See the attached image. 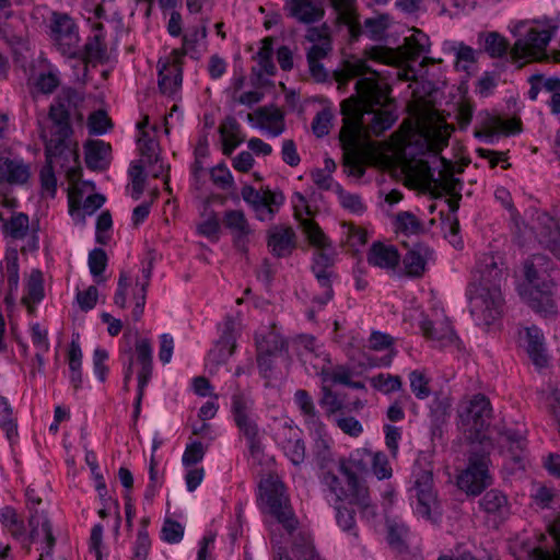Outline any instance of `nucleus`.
I'll return each instance as SVG.
<instances>
[{
    "label": "nucleus",
    "mask_w": 560,
    "mask_h": 560,
    "mask_svg": "<svg viewBox=\"0 0 560 560\" xmlns=\"http://www.w3.org/2000/svg\"><path fill=\"white\" fill-rule=\"evenodd\" d=\"M342 74L346 79L363 77L355 83L357 95L341 102L343 126L339 140L345 150H354L362 138L380 136L392 128L397 119L389 85L359 58L346 60Z\"/></svg>",
    "instance_id": "obj_1"
},
{
    "label": "nucleus",
    "mask_w": 560,
    "mask_h": 560,
    "mask_svg": "<svg viewBox=\"0 0 560 560\" xmlns=\"http://www.w3.org/2000/svg\"><path fill=\"white\" fill-rule=\"evenodd\" d=\"M503 265V259L492 254H483L477 260L469 287V308L478 325L489 326L502 313Z\"/></svg>",
    "instance_id": "obj_2"
},
{
    "label": "nucleus",
    "mask_w": 560,
    "mask_h": 560,
    "mask_svg": "<svg viewBox=\"0 0 560 560\" xmlns=\"http://www.w3.org/2000/svg\"><path fill=\"white\" fill-rule=\"evenodd\" d=\"M84 103L83 93L77 89L62 88L54 97L48 108V119L51 121L50 136L42 135L44 141H47V153L60 154L69 152L70 147L78 149L73 141V122H83L82 106Z\"/></svg>",
    "instance_id": "obj_3"
},
{
    "label": "nucleus",
    "mask_w": 560,
    "mask_h": 560,
    "mask_svg": "<svg viewBox=\"0 0 560 560\" xmlns=\"http://www.w3.org/2000/svg\"><path fill=\"white\" fill-rule=\"evenodd\" d=\"M552 262L541 254L533 255L524 264L527 283L520 289L522 299L537 313L545 317L557 314V305L552 300L553 282L548 271Z\"/></svg>",
    "instance_id": "obj_4"
},
{
    "label": "nucleus",
    "mask_w": 560,
    "mask_h": 560,
    "mask_svg": "<svg viewBox=\"0 0 560 560\" xmlns=\"http://www.w3.org/2000/svg\"><path fill=\"white\" fill-rule=\"evenodd\" d=\"M279 340L280 335L277 331L276 324L269 327L261 328L256 334L257 347V363L260 375L266 380L265 382V398L267 407L270 409V417L277 420V402L279 396V388L277 384L272 383L276 380L273 363L279 354Z\"/></svg>",
    "instance_id": "obj_5"
},
{
    "label": "nucleus",
    "mask_w": 560,
    "mask_h": 560,
    "mask_svg": "<svg viewBox=\"0 0 560 560\" xmlns=\"http://www.w3.org/2000/svg\"><path fill=\"white\" fill-rule=\"evenodd\" d=\"M459 424L474 443L480 445H491L486 435L492 418V407L488 397L483 394H476L469 398L463 399L458 406Z\"/></svg>",
    "instance_id": "obj_6"
},
{
    "label": "nucleus",
    "mask_w": 560,
    "mask_h": 560,
    "mask_svg": "<svg viewBox=\"0 0 560 560\" xmlns=\"http://www.w3.org/2000/svg\"><path fill=\"white\" fill-rule=\"evenodd\" d=\"M282 529L289 535L290 545L287 547V557L300 560H320L315 550L313 538L308 527L302 524L295 516L289 500L282 493Z\"/></svg>",
    "instance_id": "obj_7"
},
{
    "label": "nucleus",
    "mask_w": 560,
    "mask_h": 560,
    "mask_svg": "<svg viewBox=\"0 0 560 560\" xmlns=\"http://www.w3.org/2000/svg\"><path fill=\"white\" fill-rule=\"evenodd\" d=\"M490 447L481 445V450L472 448L466 468L457 476V487L467 495L477 497L492 485Z\"/></svg>",
    "instance_id": "obj_8"
},
{
    "label": "nucleus",
    "mask_w": 560,
    "mask_h": 560,
    "mask_svg": "<svg viewBox=\"0 0 560 560\" xmlns=\"http://www.w3.org/2000/svg\"><path fill=\"white\" fill-rule=\"evenodd\" d=\"M413 476L415 482L409 492L415 513L427 521L438 522L441 508L433 487L432 471L419 469Z\"/></svg>",
    "instance_id": "obj_9"
},
{
    "label": "nucleus",
    "mask_w": 560,
    "mask_h": 560,
    "mask_svg": "<svg viewBox=\"0 0 560 560\" xmlns=\"http://www.w3.org/2000/svg\"><path fill=\"white\" fill-rule=\"evenodd\" d=\"M257 505L269 526L273 542L280 525V478L277 474L271 472L259 481Z\"/></svg>",
    "instance_id": "obj_10"
},
{
    "label": "nucleus",
    "mask_w": 560,
    "mask_h": 560,
    "mask_svg": "<svg viewBox=\"0 0 560 560\" xmlns=\"http://www.w3.org/2000/svg\"><path fill=\"white\" fill-rule=\"evenodd\" d=\"M454 128L440 117L428 118L418 132L408 140L420 145L419 153L431 152L438 154L448 144V139Z\"/></svg>",
    "instance_id": "obj_11"
},
{
    "label": "nucleus",
    "mask_w": 560,
    "mask_h": 560,
    "mask_svg": "<svg viewBox=\"0 0 560 560\" xmlns=\"http://www.w3.org/2000/svg\"><path fill=\"white\" fill-rule=\"evenodd\" d=\"M556 28V26L541 31L529 28L526 35L518 38L512 47L511 55L513 59L548 60L546 49Z\"/></svg>",
    "instance_id": "obj_12"
},
{
    "label": "nucleus",
    "mask_w": 560,
    "mask_h": 560,
    "mask_svg": "<svg viewBox=\"0 0 560 560\" xmlns=\"http://www.w3.org/2000/svg\"><path fill=\"white\" fill-rule=\"evenodd\" d=\"M238 326L240 323L230 315L225 316L224 322L218 325L220 336L208 353L207 360L209 363L215 364V366L226 363L236 348L240 334Z\"/></svg>",
    "instance_id": "obj_13"
},
{
    "label": "nucleus",
    "mask_w": 560,
    "mask_h": 560,
    "mask_svg": "<svg viewBox=\"0 0 560 560\" xmlns=\"http://www.w3.org/2000/svg\"><path fill=\"white\" fill-rule=\"evenodd\" d=\"M372 453L368 450H357L352 452L349 458L339 460V471L348 480V483L355 489V494L361 500L369 495L368 488L357 472H363L368 469Z\"/></svg>",
    "instance_id": "obj_14"
},
{
    "label": "nucleus",
    "mask_w": 560,
    "mask_h": 560,
    "mask_svg": "<svg viewBox=\"0 0 560 560\" xmlns=\"http://www.w3.org/2000/svg\"><path fill=\"white\" fill-rule=\"evenodd\" d=\"M322 483L335 503L348 501L360 506L364 512L375 515L374 508L370 504V497L366 495L363 500L357 497L355 489H352L347 479L345 483L336 474L326 471L322 477Z\"/></svg>",
    "instance_id": "obj_15"
},
{
    "label": "nucleus",
    "mask_w": 560,
    "mask_h": 560,
    "mask_svg": "<svg viewBox=\"0 0 560 560\" xmlns=\"http://www.w3.org/2000/svg\"><path fill=\"white\" fill-rule=\"evenodd\" d=\"M273 37H265L259 42L258 50L253 55V60L256 62L252 67V75L256 78L257 83L261 86L269 84L268 79L264 75H275L277 68L273 63V55H277V60L280 62V48L275 51Z\"/></svg>",
    "instance_id": "obj_16"
},
{
    "label": "nucleus",
    "mask_w": 560,
    "mask_h": 560,
    "mask_svg": "<svg viewBox=\"0 0 560 560\" xmlns=\"http://www.w3.org/2000/svg\"><path fill=\"white\" fill-rule=\"evenodd\" d=\"M534 230L539 244L560 259V221L547 212H537Z\"/></svg>",
    "instance_id": "obj_17"
},
{
    "label": "nucleus",
    "mask_w": 560,
    "mask_h": 560,
    "mask_svg": "<svg viewBox=\"0 0 560 560\" xmlns=\"http://www.w3.org/2000/svg\"><path fill=\"white\" fill-rule=\"evenodd\" d=\"M51 31L59 51L63 56L75 57L79 35L73 21L67 14L55 15Z\"/></svg>",
    "instance_id": "obj_18"
},
{
    "label": "nucleus",
    "mask_w": 560,
    "mask_h": 560,
    "mask_svg": "<svg viewBox=\"0 0 560 560\" xmlns=\"http://www.w3.org/2000/svg\"><path fill=\"white\" fill-rule=\"evenodd\" d=\"M28 526L30 534L27 535V539L24 541V544L27 546V550H30L32 542L36 541L40 536H43L46 541V549L42 551L39 560H43L44 558H50L52 556V549L56 539L52 535L51 524L44 511H31L28 517Z\"/></svg>",
    "instance_id": "obj_19"
},
{
    "label": "nucleus",
    "mask_w": 560,
    "mask_h": 560,
    "mask_svg": "<svg viewBox=\"0 0 560 560\" xmlns=\"http://www.w3.org/2000/svg\"><path fill=\"white\" fill-rule=\"evenodd\" d=\"M499 444L502 453L511 458L517 468H525L527 463V441L523 430L505 429L500 433Z\"/></svg>",
    "instance_id": "obj_20"
},
{
    "label": "nucleus",
    "mask_w": 560,
    "mask_h": 560,
    "mask_svg": "<svg viewBox=\"0 0 560 560\" xmlns=\"http://www.w3.org/2000/svg\"><path fill=\"white\" fill-rule=\"evenodd\" d=\"M423 336L439 347L452 345L456 335L447 317L436 315L434 319L423 318L420 323Z\"/></svg>",
    "instance_id": "obj_21"
},
{
    "label": "nucleus",
    "mask_w": 560,
    "mask_h": 560,
    "mask_svg": "<svg viewBox=\"0 0 560 560\" xmlns=\"http://www.w3.org/2000/svg\"><path fill=\"white\" fill-rule=\"evenodd\" d=\"M520 341L536 366L542 368L547 364L545 338L538 327L530 326L520 331Z\"/></svg>",
    "instance_id": "obj_22"
},
{
    "label": "nucleus",
    "mask_w": 560,
    "mask_h": 560,
    "mask_svg": "<svg viewBox=\"0 0 560 560\" xmlns=\"http://www.w3.org/2000/svg\"><path fill=\"white\" fill-rule=\"evenodd\" d=\"M45 144V158L46 164L40 171V184L42 188L50 194L51 197L55 196L57 189V180L54 173V163L56 161H61L62 164H68L71 161L78 160V149L74 147L69 148V152H61L60 154H49L47 153V141H44Z\"/></svg>",
    "instance_id": "obj_23"
},
{
    "label": "nucleus",
    "mask_w": 560,
    "mask_h": 560,
    "mask_svg": "<svg viewBox=\"0 0 560 560\" xmlns=\"http://www.w3.org/2000/svg\"><path fill=\"white\" fill-rule=\"evenodd\" d=\"M285 9L290 16L304 24L319 22L325 15L320 0H285Z\"/></svg>",
    "instance_id": "obj_24"
},
{
    "label": "nucleus",
    "mask_w": 560,
    "mask_h": 560,
    "mask_svg": "<svg viewBox=\"0 0 560 560\" xmlns=\"http://www.w3.org/2000/svg\"><path fill=\"white\" fill-rule=\"evenodd\" d=\"M479 506L495 522H502L511 514V504L508 497L498 489L487 491L480 499Z\"/></svg>",
    "instance_id": "obj_25"
},
{
    "label": "nucleus",
    "mask_w": 560,
    "mask_h": 560,
    "mask_svg": "<svg viewBox=\"0 0 560 560\" xmlns=\"http://www.w3.org/2000/svg\"><path fill=\"white\" fill-rule=\"evenodd\" d=\"M31 176L30 165L22 159L0 156V183L24 185Z\"/></svg>",
    "instance_id": "obj_26"
},
{
    "label": "nucleus",
    "mask_w": 560,
    "mask_h": 560,
    "mask_svg": "<svg viewBox=\"0 0 560 560\" xmlns=\"http://www.w3.org/2000/svg\"><path fill=\"white\" fill-rule=\"evenodd\" d=\"M284 429L282 435L285 436V443L282 445V450L289 460L294 466H299L304 462L306 454L303 431L288 423L284 424Z\"/></svg>",
    "instance_id": "obj_27"
},
{
    "label": "nucleus",
    "mask_w": 560,
    "mask_h": 560,
    "mask_svg": "<svg viewBox=\"0 0 560 560\" xmlns=\"http://www.w3.org/2000/svg\"><path fill=\"white\" fill-rule=\"evenodd\" d=\"M366 260L373 267L393 270L398 266L400 255L395 246L376 242L370 247Z\"/></svg>",
    "instance_id": "obj_28"
},
{
    "label": "nucleus",
    "mask_w": 560,
    "mask_h": 560,
    "mask_svg": "<svg viewBox=\"0 0 560 560\" xmlns=\"http://www.w3.org/2000/svg\"><path fill=\"white\" fill-rule=\"evenodd\" d=\"M442 49L444 52L455 55V68L457 71L469 73L477 62V51L463 42L444 40Z\"/></svg>",
    "instance_id": "obj_29"
},
{
    "label": "nucleus",
    "mask_w": 560,
    "mask_h": 560,
    "mask_svg": "<svg viewBox=\"0 0 560 560\" xmlns=\"http://www.w3.org/2000/svg\"><path fill=\"white\" fill-rule=\"evenodd\" d=\"M45 68L33 77V86L37 93L44 95L52 94L61 84V73L59 69L45 60Z\"/></svg>",
    "instance_id": "obj_30"
},
{
    "label": "nucleus",
    "mask_w": 560,
    "mask_h": 560,
    "mask_svg": "<svg viewBox=\"0 0 560 560\" xmlns=\"http://www.w3.org/2000/svg\"><path fill=\"white\" fill-rule=\"evenodd\" d=\"M431 255L432 250L429 246L416 244L402 259L407 275L411 277L422 276Z\"/></svg>",
    "instance_id": "obj_31"
},
{
    "label": "nucleus",
    "mask_w": 560,
    "mask_h": 560,
    "mask_svg": "<svg viewBox=\"0 0 560 560\" xmlns=\"http://www.w3.org/2000/svg\"><path fill=\"white\" fill-rule=\"evenodd\" d=\"M219 132L222 139V151L224 155H231L233 151L244 141L241 132V125L233 116H228L220 125Z\"/></svg>",
    "instance_id": "obj_32"
},
{
    "label": "nucleus",
    "mask_w": 560,
    "mask_h": 560,
    "mask_svg": "<svg viewBox=\"0 0 560 560\" xmlns=\"http://www.w3.org/2000/svg\"><path fill=\"white\" fill-rule=\"evenodd\" d=\"M223 224L234 235V243L241 247L245 243L246 236L250 233L249 224L243 211L229 210L224 213Z\"/></svg>",
    "instance_id": "obj_33"
},
{
    "label": "nucleus",
    "mask_w": 560,
    "mask_h": 560,
    "mask_svg": "<svg viewBox=\"0 0 560 560\" xmlns=\"http://www.w3.org/2000/svg\"><path fill=\"white\" fill-rule=\"evenodd\" d=\"M430 39L427 34L420 30H412L410 36L405 38L404 45L400 47L406 60L415 61L422 54L429 50Z\"/></svg>",
    "instance_id": "obj_34"
},
{
    "label": "nucleus",
    "mask_w": 560,
    "mask_h": 560,
    "mask_svg": "<svg viewBox=\"0 0 560 560\" xmlns=\"http://www.w3.org/2000/svg\"><path fill=\"white\" fill-rule=\"evenodd\" d=\"M110 145L103 140H90L85 144V163L90 170H103Z\"/></svg>",
    "instance_id": "obj_35"
},
{
    "label": "nucleus",
    "mask_w": 560,
    "mask_h": 560,
    "mask_svg": "<svg viewBox=\"0 0 560 560\" xmlns=\"http://www.w3.org/2000/svg\"><path fill=\"white\" fill-rule=\"evenodd\" d=\"M0 523L11 534V536L23 542L27 539L24 522L21 520L12 506L0 509Z\"/></svg>",
    "instance_id": "obj_36"
},
{
    "label": "nucleus",
    "mask_w": 560,
    "mask_h": 560,
    "mask_svg": "<svg viewBox=\"0 0 560 560\" xmlns=\"http://www.w3.org/2000/svg\"><path fill=\"white\" fill-rule=\"evenodd\" d=\"M319 406L324 409L327 418L332 420L346 412V401L338 396L328 385H322Z\"/></svg>",
    "instance_id": "obj_37"
},
{
    "label": "nucleus",
    "mask_w": 560,
    "mask_h": 560,
    "mask_svg": "<svg viewBox=\"0 0 560 560\" xmlns=\"http://www.w3.org/2000/svg\"><path fill=\"white\" fill-rule=\"evenodd\" d=\"M44 299V287L42 273L39 270H33L26 285V294L22 299V303L27 307L30 314H34L35 304Z\"/></svg>",
    "instance_id": "obj_38"
},
{
    "label": "nucleus",
    "mask_w": 560,
    "mask_h": 560,
    "mask_svg": "<svg viewBox=\"0 0 560 560\" xmlns=\"http://www.w3.org/2000/svg\"><path fill=\"white\" fill-rule=\"evenodd\" d=\"M300 358L302 362L306 365V370L311 373V369L313 373L322 378L328 375V370L330 369L331 361L329 354L324 351H315L313 352H301Z\"/></svg>",
    "instance_id": "obj_39"
},
{
    "label": "nucleus",
    "mask_w": 560,
    "mask_h": 560,
    "mask_svg": "<svg viewBox=\"0 0 560 560\" xmlns=\"http://www.w3.org/2000/svg\"><path fill=\"white\" fill-rule=\"evenodd\" d=\"M74 58H81L85 63L103 62L106 59V47L102 44L101 37L94 35L88 39L82 50L77 48Z\"/></svg>",
    "instance_id": "obj_40"
},
{
    "label": "nucleus",
    "mask_w": 560,
    "mask_h": 560,
    "mask_svg": "<svg viewBox=\"0 0 560 560\" xmlns=\"http://www.w3.org/2000/svg\"><path fill=\"white\" fill-rule=\"evenodd\" d=\"M294 402L304 416L307 427L319 425V421L322 420L315 408L313 398L306 390L298 389L294 394Z\"/></svg>",
    "instance_id": "obj_41"
},
{
    "label": "nucleus",
    "mask_w": 560,
    "mask_h": 560,
    "mask_svg": "<svg viewBox=\"0 0 560 560\" xmlns=\"http://www.w3.org/2000/svg\"><path fill=\"white\" fill-rule=\"evenodd\" d=\"M337 250L334 245L323 249H316L312 258V272H335L334 266L337 259Z\"/></svg>",
    "instance_id": "obj_42"
},
{
    "label": "nucleus",
    "mask_w": 560,
    "mask_h": 560,
    "mask_svg": "<svg viewBox=\"0 0 560 560\" xmlns=\"http://www.w3.org/2000/svg\"><path fill=\"white\" fill-rule=\"evenodd\" d=\"M314 435V452L322 460L330 458L332 440L327 433L326 425L319 421V425L307 427Z\"/></svg>",
    "instance_id": "obj_43"
},
{
    "label": "nucleus",
    "mask_w": 560,
    "mask_h": 560,
    "mask_svg": "<svg viewBox=\"0 0 560 560\" xmlns=\"http://www.w3.org/2000/svg\"><path fill=\"white\" fill-rule=\"evenodd\" d=\"M0 428L10 442L18 438V423L13 417V408L4 396H0Z\"/></svg>",
    "instance_id": "obj_44"
},
{
    "label": "nucleus",
    "mask_w": 560,
    "mask_h": 560,
    "mask_svg": "<svg viewBox=\"0 0 560 560\" xmlns=\"http://www.w3.org/2000/svg\"><path fill=\"white\" fill-rule=\"evenodd\" d=\"M302 230L308 243L316 249H323L332 245V242L313 220L302 221Z\"/></svg>",
    "instance_id": "obj_45"
},
{
    "label": "nucleus",
    "mask_w": 560,
    "mask_h": 560,
    "mask_svg": "<svg viewBox=\"0 0 560 560\" xmlns=\"http://www.w3.org/2000/svg\"><path fill=\"white\" fill-rule=\"evenodd\" d=\"M395 230L405 235L418 234L422 230V222L409 211L398 212L395 217Z\"/></svg>",
    "instance_id": "obj_46"
},
{
    "label": "nucleus",
    "mask_w": 560,
    "mask_h": 560,
    "mask_svg": "<svg viewBox=\"0 0 560 560\" xmlns=\"http://www.w3.org/2000/svg\"><path fill=\"white\" fill-rule=\"evenodd\" d=\"M335 194L338 197L340 206L345 210L355 215H361L365 212L366 206L360 195L346 191L341 186L337 187V191Z\"/></svg>",
    "instance_id": "obj_47"
},
{
    "label": "nucleus",
    "mask_w": 560,
    "mask_h": 560,
    "mask_svg": "<svg viewBox=\"0 0 560 560\" xmlns=\"http://www.w3.org/2000/svg\"><path fill=\"white\" fill-rule=\"evenodd\" d=\"M30 229L28 215L23 212L14 213L9 221L4 223V232L14 240H22L26 236Z\"/></svg>",
    "instance_id": "obj_48"
},
{
    "label": "nucleus",
    "mask_w": 560,
    "mask_h": 560,
    "mask_svg": "<svg viewBox=\"0 0 560 560\" xmlns=\"http://www.w3.org/2000/svg\"><path fill=\"white\" fill-rule=\"evenodd\" d=\"M5 277L8 280V292L16 293L19 289V257L16 250L8 252L4 257Z\"/></svg>",
    "instance_id": "obj_49"
},
{
    "label": "nucleus",
    "mask_w": 560,
    "mask_h": 560,
    "mask_svg": "<svg viewBox=\"0 0 560 560\" xmlns=\"http://www.w3.org/2000/svg\"><path fill=\"white\" fill-rule=\"evenodd\" d=\"M334 110L330 106L322 108L313 118L312 131L317 138L327 136L332 127Z\"/></svg>",
    "instance_id": "obj_50"
},
{
    "label": "nucleus",
    "mask_w": 560,
    "mask_h": 560,
    "mask_svg": "<svg viewBox=\"0 0 560 560\" xmlns=\"http://www.w3.org/2000/svg\"><path fill=\"white\" fill-rule=\"evenodd\" d=\"M323 293L314 296V301L320 305H326L334 298L332 281L337 277L336 272H313Z\"/></svg>",
    "instance_id": "obj_51"
},
{
    "label": "nucleus",
    "mask_w": 560,
    "mask_h": 560,
    "mask_svg": "<svg viewBox=\"0 0 560 560\" xmlns=\"http://www.w3.org/2000/svg\"><path fill=\"white\" fill-rule=\"evenodd\" d=\"M165 70L166 66L159 71V89L165 95H173L182 84V72L177 69L174 73H165Z\"/></svg>",
    "instance_id": "obj_52"
},
{
    "label": "nucleus",
    "mask_w": 560,
    "mask_h": 560,
    "mask_svg": "<svg viewBox=\"0 0 560 560\" xmlns=\"http://www.w3.org/2000/svg\"><path fill=\"white\" fill-rule=\"evenodd\" d=\"M147 524L148 520L143 518L133 546L132 560H147L149 555L151 540L147 530Z\"/></svg>",
    "instance_id": "obj_53"
},
{
    "label": "nucleus",
    "mask_w": 560,
    "mask_h": 560,
    "mask_svg": "<svg viewBox=\"0 0 560 560\" xmlns=\"http://www.w3.org/2000/svg\"><path fill=\"white\" fill-rule=\"evenodd\" d=\"M508 40L497 32H491L486 35L485 50L492 57L498 58L504 56L509 50Z\"/></svg>",
    "instance_id": "obj_54"
},
{
    "label": "nucleus",
    "mask_w": 560,
    "mask_h": 560,
    "mask_svg": "<svg viewBox=\"0 0 560 560\" xmlns=\"http://www.w3.org/2000/svg\"><path fill=\"white\" fill-rule=\"evenodd\" d=\"M331 50V40L323 43L312 44L307 51V60L310 63L311 71L316 74L317 71L322 70V66L318 63L319 60L324 59Z\"/></svg>",
    "instance_id": "obj_55"
},
{
    "label": "nucleus",
    "mask_w": 560,
    "mask_h": 560,
    "mask_svg": "<svg viewBox=\"0 0 560 560\" xmlns=\"http://www.w3.org/2000/svg\"><path fill=\"white\" fill-rule=\"evenodd\" d=\"M410 389L420 399H427L431 395L429 380L423 372L413 370L409 373Z\"/></svg>",
    "instance_id": "obj_56"
},
{
    "label": "nucleus",
    "mask_w": 560,
    "mask_h": 560,
    "mask_svg": "<svg viewBox=\"0 0 560 560\" xmlns=\"http://www.w3.org/2000/svg\"><path fill=\"white\" fill-rule=\"evenodd\" d=\"M387 539L390 546L400 549L405 545L408 535V527L397 520H387Z\"/></svg>",
    "instance_id": "obj_57"
},
{
    "label": "nucleus",
    "mask_w": 560,
    "mask_h": 560,
    "mask_svg": "<svg viewBox=\"0 0 560 560\" xmlns=\"http://www.w3.org/2000/svg\"><path fill=\"white\" fill-rule=\"evenodd\" d=\"M372 385L384 394L399 392L402 388V381L398 375L378 374L372 378Z\"/></svg>",
    "instance_id": "obj_58"
},
{
    "label": "nucleus",
    "mask_w": 560,
    "mask_h": 560,
    "mask_svg": "<svg viewBox=\"0 0 560 560\" xmlns=\"http://www.w3.org/2000/svg\"><path fill=\"white\" fill-rule=\"evenodd\" d=\"M88 127L90 135L101 136L112 128V122L106 112L98 109L89 116Z\"/></svg>",
    "instance_id": "obj_59"
},
{
    "label": "nucleus",
    "mask_w": 560,
    "mask_h": 560,
    "mask_svg": "<svg viewBox=\"0 0 560 560\" xmlns=\"http://www.w3.org/2000/svg\"><path fill=\"white\" fill-rule=\"evenodd\" d=\"M334 422L342 433L351 438H358L363 433L362 423L352 416H346L345 412L336 417Z\"/></svg>",
    "instance_id": "obj_60"
},
{
    "label": "nucleus",
    "mask_w": 560,
    "mask_h": 560,
    "mask_svg": "<svg viewBox=\"0 0 560 560\" xmlns=\"http://www.w3.org/2000/svg\"><path fill=\"white\" fill-rule=\"evenodd\" d=\"M184 537V526L172 518H165L161 529V539L167 544H178Z\"/></svg>",
    "instance_id": "obj_61"
},
{
    "label": "nucleus",
    "mask_w": 560,
    "mask_h": 560,
    "mask_svg": "<svg viewBox=\"0 0 560 560\" xmlns=\"http://www.w3.org/2000/svg\"><path fill=\"white\" fill-rule=\"evenodd\" d=\"M277 273L278 264L271 262L267 258L262 260L261 265L258 267L256 271L258 281L262 283L267 291H270V289L272 288Z\"/></svg>",
    "instance_id": "obj_62"
},
{
    "label": "nucleus",
    "mask_w": 560,
    "mask_h": 560,
    "mask_svg": "<svg viewBox=\"0 0 560 560\" xmlns=\"http://www.w3.org/2000/svg\"><path fill=\"white\" fill-rule=\"evenodd\" d=\"M342 229L346 235V243L351 248L358 249L368 242V234L363 229L350 223L342 224Z\"/></svg>",
    "instance_id": "obj_63"
},
{
    "label": "nucleus",
    "mask_w": 560,
    "mask_h": 560,
    "mask_svg": "<svg viewBox=\"0 0 560 560\" xmlns=\"http://www.w3.org/2000/svg\"><path fill=\"white\" fill-rule=\"evenodd\" d=\"M255 115L258 124L264 127L279 128L280 125V109L273 106L259 107Z\"/></svg>",
    "instance_id": "obj_64"
}]
</instances>
